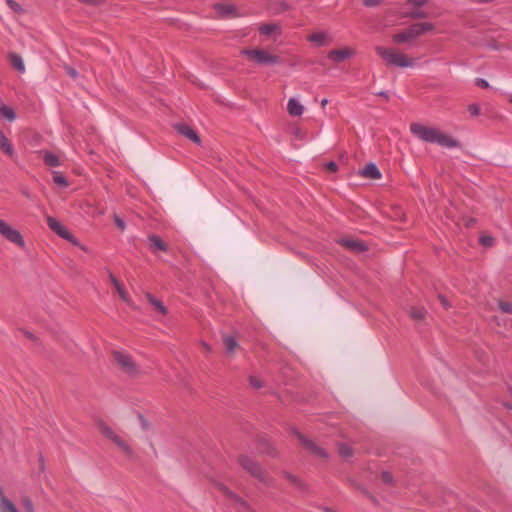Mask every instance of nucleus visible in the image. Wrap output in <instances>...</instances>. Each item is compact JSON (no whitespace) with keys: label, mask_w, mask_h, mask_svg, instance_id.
Here are the masks:
<instances>
[{"label":"nucleus","mask_w":512,"mask_h":512,"mask_svg":"<svg viewBox=\"0 0 512 512\" xmlns=\"http://www.w3.org/2000/svg\"><path fill=\"white\" fill-rule=\"evenodd\" d=\"M325 169L330 173H335L338 171V165L334 161H330L325 164Z\"/></svg>","instance_id":"a18cd8bd"},{"label":"nucleus","mask_w":512,"mask_h":512,"mask_svg":"<svg viewBox=\"0 0 512 512\" xmlns=\"http://www.w3.org/2000/svg\"><path fill=\"white\" fill-rule=\"evenodd\" d=\"M479 242L484 247H491L494 243V238L488 235H483L480 237Z\"/></svg>","instance_id":"4c0bfd02"},{"label":"nucleus","mask_w":512,"mask_h":512,"mask_svg":"<svg viewBox=\"0 0 512 512\" xmlns=\"http://www.w3.org/2000/svg\"><path fill=\"white\" fill-rule=\"evenodd\" d=\"M113 358L124 373L129 376H135L138 374V367L129 354H125L120 351H113Z\"/></svg>","instance_id":"0eeeda50"},{"label":"nucleus","mask_w":512,"mask_h":512,"mask_svg":"<svg viewBox=\"0 0 512 512\" xmlns=\"http://www.w3.org/2000/svg\"><path fill=\"white\" fill-rule=\"evenodd\" d=\"M355 54V52L348 48H342V49H334L330 50L327 54V57L337 63H340L350 57H352Z\"/></svg>","instance_id":"f8f14e48"},{"label":"nucleus","mask_w":512,"mask_h":512,"mask_svg":"<svg viewBox=\"0 0 512 512\" xmlns=\"http://www.w3.org/2000/svg\"><path fill=\"white\" fill-rule=\"evenodd\" d=\"M138 420H139L140 425H141L143 430H149L150 429V423L148 422V420L141 413L138 414Z\"/></svg>","instance_id":"37998d69"},{"label":"nucleus","mask_w":512,"mask_h":512,"mask_svg":"<svg viewBox=\"0 0 512 512\" xmlns=\"http://www.w3.org/2000/svg\"><path fill=\"white\" fill-rule=\"evenodd\" d=\"M257 448L260 453L266 454L271 457H277L278 451L277 449L269 442L268 439L262 437L258 440Z\"/></svg>","instance_id":"4468645a"},{"label":"nucleus","mask_w":512,"mask_h":512,"mask_svg":"<svg viewBox=\"0 0 512 512\" xmlns=\"http://www.w3.org/2000/svg\"><path fill=\"white\" fill-rule=\"evenodd\" d=\"M509 101H510V103H512V96L510 97V100H509Z\"/></svg>","instance_id":"680f3d73"},{"label":"nucleus","mask_w":512,"mask_h":512,"mask_svg":"<svg viewBox=\"0 0 512 512\" xmlns=\"http://www.w3.org/2000/svg\"><path fill=\"white\" fill-rule=\"evenodd\" d=\"M338 451H339V454L343 458H349V457L353 456V449H352V447H350L347 444H344V443L340 444L338 447Z\"/></svg>","instance_id":"72a5a7b5"},{"label":"nucleus","mask_w":512,"mask_h":512,"mask_svg":"<svg viewBox=\"0 0 512 512\" xmlns=\"http://www.w3.org/2000/svg\"><path fill=\"white\" fill-rule=\"evenodd\" d=\"M475 84L478 87L483 88V89L489 88V83L485 79H482V78H477Z\"/></svg>","instance_id":"3c124183"},{"label":"nucleus","mask_w":512,"mask_h":512,"mask_svg":"<svg viewBox=\"0 0 512 512\" xmlns=\"http://www.w3.org/2000/svg\"><path fill=\"white\" fill-rule=\"evenodd\" d=\"M113 443L117 445L128 457H133L134 453L131 447L122 440L119 436H117L116 439H114Z\"/></svg>","instance_id":"a878e982"},{"label":"nucleus","mask_w":512,"mask_h":512,"mask_svg":"<svg viewBox=\"0 0 512 512\" xmlns=\"http://www.w3.org/2000/svg\"><path fill=\"white\" fill-rule=\"evenodd\" d=\"M381 3V0H363V4L366 7H375Z\"/></svg>","instance_id":"603ef678"},{"label":"nucleus","mask_w":512,"mask_h":512,"mask_svg":"<svg viewBox=\"0 0 512 512\" xmlns=\"http://www.w3.org/2000/svg\"><path fill=\"white\" fill-rule=\"evenodd\" d=\"M98 428L101 432V434L103 436H105L106 438H108L109 440H111L112 442L114 441V439L117 438V434L104 422V421H99L98 422Z\"/></svg>","instance_id":"412c9836"},{"label":"nucleus","mask_w":512,"mask_h":512,"mask_svg":"<svg viewBox=\"0 0 512 512\" xmlns=\"http://www.w3.org/2000/svg\"><path fill=\"white\" fill-rule=\"evenodd\" d=\"M7 5L11 10H13L15 13L21 14L24 12V9L21 7L19 3H17L14 0H6Z\"/></svg>","instance_id":"c9c22d12"},{"label":"nucleus","mask_w":512,"mask_h":512,"mask_svg":"<svg viewBox=\"0 0 512 512\" xmlns=\"http://www.w3.org/2000/svg\"><path fill=\"white\" fill-rule=\"evenodd\" d=\"M405 16L411 19H423L427 17V13L421 10H414L406 13Z\"/></svg>","instance_id":"f704fd0d"},{"label":"nucleus","mask_w":512,"mask_h":512,"mask_svg":"<svg viewBox=\"0 0 512 512\" xmlns=\"http://www.w3.org/2000/svg\"><path fill=\"white\" fill-rule=\"evenodd\" d=\"M202 346H203V348H204L206 351H208V352H209V351H211V347H210L207 343L203 342V343H202Z\"/></svg>","instance_id":"4d7b16f0"},{"label":"nucleus","mask_w":512,"mask_h":512,"mask_svg":"<svg viewBox=\"0 0 512 512\" xmlns=\"http://www.w3.org/2000/svg\"><path fill=\"white\" fill-rule=\"evenodd\" d=\"M149 241V249L152 253H156L158 251L167 252L168 245L161 239L160 236L156 234H150L148 236Z\"/></svg>","instance_id":"ddd939ff"},{"label":"nucleus","mask_w":512,"mask_h":512,"mask_svg":"<svg viewBox=\"0 0 512 512\" xmlns=\"http://www.w3.org/2000/svg\"><path fill=\"white\" fill-rule=\"evenodd\" d=\"M468 111L472 116L480 115V107L477 104H470L468 106Z\"/></svg>","instance_id":"49530a36"},{"label":"nucleus","mask_w":512,"mask_h":512,"mask_svg":"<svg viewBox=\"0 0 512 512\" xmlns=\"http://www.w3.org/2000/svg\"><path fill=\"white\" fill-rule=\"evenodd\" d=\"M283 476L300 490H304L306 488L305 484L298 477L291 474L290 472L284 471Z\"/></svg>","instance_id":"cd10ccee"},{"label":"nucleus","mask_w":512,"mask_h":512,"mask_svg":"<svg viewBox=\"0 0 512 512\" xmlns=\"http://www.w3.org/2000/svg\"><path fill=\"white\" fill-rule=\"evenodd\" d=\"M0 496H2L1 503L4 506L3 512H18L15 505L6 497L3 496L2 488L0 487Z\"/></svg>","instance_id":"7c9ffc66"},{"label":"nucleus","mask_w":512,"mask_h":512,"mask_svg":"<svg viewBox=\"0 0 512 512\" xmlns=\"http://www.w3.org/2000/svg\"><path fill=\"white\" fill-rule=\"evenodd\" d=\"M292 433L298 438L302 446L305 449L309 450L311 453L321 458H326L328 456L323 448L319 447L314 441L308 439L305 435L300 433L295 428H292Z\"/></svg>","instance_id":"1a4fd4ad"},{"label":"nucleus","mask_w":512,"mask_h":512,"mask_svg":"<svg viewBox=\"0 0 512 512\" xmlns=\"http://www.w3.org/2000/svg\"><path fill=\"white\" fill-rule=\"evenodd\" d=\"M148 302L155 307V309L162 315H166L168 313L167 308L164 306V304L156 299L152 294L148 293L146 295Z\"/></svg>","instance_id":"4be33fe9"},{"label":"nucleus","mask_w":512,"mask_h":512,"mask_svg":"<svg viewBox=\"0 0 512 512\" xmlns=\"http://www.w3.org/2000/svg\"><path fill=\"white\" fill-rule=\"evenodd\" d=\"M223 344L225 347V350L228 353H233L235 349L238 347V342L234 336L231 335H225L223 337Z\"/></svg>","instance_id":"b1692460"},{"label":"nucleus","mask_w":512,"mask_h":512,"mask_svg":"<svg viewBox=\"0 0 512 512\" xmlns=\"http://www.w3.org/2000/svg\"><path fill=\"white\" fill-rule=\"evenodd\" d=\"M476 222V220L474 218H471L468 223H467V226L468 227H472V225Z\"/></svg>","instance_id":"13d9d810"},{"label":"nucleus","mask_w":512,"mask_h":512,"mask_svg":"<svg viewBox=\"0 0 512 512\" xmlns=\"http://www.w3.org/2000/svg\"><path fill=\"white\" fill-rule=\"evenodd\" d=\"M114 223L115 225L121 230V231H124L125 228H126V224L124 222V220L118 216L117 214L114 215Z\"/></svg>","instance_id":"79ce46f5"},{"label":"nucleus","mask_w":512,"mask_h":512,"mask_svg":"<svg viewBox=\"0 0 512 512\" xmlns=\"http://www.w3.org/2000/svg\"><path fill=\"white\" fill-rule=\"evenodd\" d=\"M46 222L48 227L59 237L69 241L75 246L81 247V249L85 250L83 246H81L78 239L64 226L58 221L56 218L52 216L46 217Z\"/></svg>","instance_id":"423d86ee"},{"label":"nucleus","mask_w":512,"mask_h":512,"mask_svg":"<svg viewBox=\"0 0 512 512\" xmlns=\"http://www.w3.org/2000/svg\"><path fill=\"white\" fill-rule=\"evenodd\" d=\"M350 484L354 489L360 491L362 494H364L366 497H368L372 502L377 503V499L367 490V488L362 486L360 483H358L355 480H350Z\"/></svg>","instance_id":"bb28decb"},{"label":"nucleus","mask_w":512,"mask_h":512,"mask_svg":"<svg viewBox=\"0 0 512 512\" xmlns=\"http://www.w3.org/2000/svg\"><path fill=\"white\" fill-rule=\"evenodd\" d=\"M0 150L11 158H13L15 156V151H14V147H13L12 143L6 137L4 132L1 130H0Z\"/></svg>","instance_id":"dca6fc26"},{"label":"nucleus","mask_w":512,"mask_h":512,"mask_svg":"<svg viewBox=\"0 0 512 512\" xmlns=\"http://www.w3.org/2000/svg\"><path fill=\"white\" fill-rule=\"evenodd\" d=\"M240 53L260 65H274L281 62L279 56L270 54L264 49H243Z\"/></svg>","instance_id":"39448f33"},{"label":"nucleus","mask_w":512,"mask_h":512,"mask_svg":"<svg viewBox=\"0 0 512 512\" xmlns=\"http://www.w3.org/2000/svg\"><path fill=\"white\" fill-rule=\"evenodd\" d=\"M238 463L246 472H248L252 477L256 478L258 481L265 484L270 483V478L262 469L261 465L254 459L250 458L247 455H240L238 457Z\"/></svg>","instance_id":"20e7f679"},{"label":"nucleus","mask_w":512,"mask_h":512,"mask_svg":"<svg viewBox=\"0 0 512 512\" xmlns=\"http://www.w3.org/2000/svg\"><path fill=\"white\" fill-rule=\"evenodd\" d=\"M22 505L27 512H34V505L29 497H24L22 499Z\"/></svg>","instance_id":"58836bf2"},{"label":"nucleus","mask_w":512,"mask_h":512,"mask_svg":"<svg viewBox=\"0 0 512 512\" xmlns=\"http://www.w3.org/2000/svg\"><path fill=\"white\" fill-rule=\"evenodd\" d=\"M360 175L364 178L368 179H380L381 172L378 169L377 165L374 163H368L361 171Z\"/></svg>","instance_id":"2eb2a0df"},{"label":"nucleus","mask_w":512,"mask_h":512,"mask_svg":"<svg viewBox=\"0 0 512 512\" xmlns=\"http://www.w3.org/2000/svg\"><path fill=\"white\" fill-rule=\"evenodd\" d=\"M338 243L342 247L356 254H360L368 250L367 244L364 241L358 239L343 238L340 239Z\"/></svg>","instance_id":"9d476101"},{"label":"nucleus","mask_w":512,"mask_h":512,"mask_svg":"<svg viewBox=\"0 0 512 512\" xmlns=\"http://www.w3.org/2000/svg\"><path fill=\"white\" fill-rule=\"evenodd\" d=\"M219 489L222 491L227 497L234 500L235 502L239 503L242 507H248L247 503L240 498L238 495H236L234 492L229 490L226 486L219 484Z\"/></svg>","instance_id":"5701e85b"},{"label":"nucleus","mask_w":512,"mask_h":512,"mask_svg":"<svg viewBox=\"0 0 512 512\" xmlns=\"http://www.w3.org/2000/svg\"><path fill=\"white\" fill-rule=\"evenodd\" d=\"M174 129L179 133L180 135L188 138L192 142H194L197 145L201 144V139L197 132L192 129L190 126L184 124V123H177L174 126Z\"/></svg>","instance_id":"9b49d317"},{"label":"nucleus","mask_w":512,"mask_h":512,"mask_svg":"<svg viewBox=\"0 0 512 512\" xmlns=\"http://www.w3.org/2000/svg\"><path fill=\"white\" fill-rule=\"evenodd\" d=\"M429 0H407V4L416 6V7H422L428 3Z\"/></svg>","instance_id":"de8ad7c7"},{"label":"nucleus","mask_w":512,"mask_h":512,"mask_svg":"<svg viewBox=\"0 0 512 512\" xmlns=\"http://www.w3.org/2000/svg\"><path fill=\"white\" fill-rule=\"evenodd\" d=\"M327 104H328V100H327V99H323V100L321 101V106H322V107H325Z\"/></svg>","instance_id":"bf43d9fd"},{"label":"nucleus","mask_w":512,"mask_h":512,"mask_svg":"<svg viewBox=\"0 0 512 512\" xmlns=\"http://www.w3.org/2000/svg\"><path fill=\"white\" fill-rule=\"evenodd\" d=\"M79 1L84 4L92 5V6H97L101 3V0H79Z\"/></svg>","instance_id":"5fc2aeb1"},{"label":"nucleus","mask_w":512,"mask_h":512,"mask_svg":"<svg viewBox=\"0 0 512 512\" xmlns=\"http://www.w3.org/2000/svg\"><path fill=\"white\" fill-rule=\"evenodd\" d=\"M249 383L255 389H260L261 387H263V384H262L261 380L258 377H256V376H250L249 377Z\"/></svg>","instance_id":"a19ab883"},{"label":"nucleus","mask_w":512,"mask_h":512,"mask_svg":"<svg viewBox=\"0 0 512 512\" xmlns=\"http://www.w3.org/2000/svg\"><path fill=\"white\" fill-rule=\"evenodd\" d=\"M109 279L112 283V285L115 287L117 293L119 294L120 298L128 303L130 298H129V295L128 293L126 292L125 288L123 287V285L119 282V280L111 273L109 272Z\"/></svg>","instance_id":"a211bd4d"},{"label":"nucleus","mask_w":512,"mask_h":512,"mask_svg":"<svg viewBox=\"0 0 512 512\" xmlns=\"http://www.w3.org/2000/svg\"><path fill=\"white\" fill-rule=\"evenodd\" d=\"M375 51L387 65L401 68L410 67L413 65V59L408 58L405 54L399 53L394 48L376 46Z\"/></svg>","instance_id":"7ed1b4c3"},{"label":"nucleus","mask_w":512,"mask_h":512,"mask_svg":"<svg viewBox=\"0 0 512 512\" xmlns=\"http://www.w3.org/2000/svg\"><path fill=\"white\" fill-rule=\"evenodd\" d=\"M53 181L62 188H67L69 186V182L66 177L59 172H53Z\"/></svg>","instance_id":"473e14b6"},{"label":"nucleus","mask_w":512,"mask_h":512,"mask_svg":"<svg viewBox=\"0 0 512 512\" xmlns=\"http://www.w3.org/2000/svg\"><path fill=\"white\" fill-rule=\"evenodd\" d=\"M377 95L380 97H384L386 100L389 99L388 93L385 91H381V92L377 93Z\"/></svg>","instance_id":"6e6d98bb"},{"label":"nucleus","mask_w":512,"mask_h":512,"mask_svg":"<svg viewBox=\"0 0 512 512\" xmlns=\"http://www.w3.org/2000/svg\"><path fill=\"white\" fill-rule=\"evenodd\" d=\"M43 161L49 167H58L61 164L59 157L48 151L44 153Z\"/></svg>","instance_id":"393cba45"},{"label":"nucleus","mask_w":512,"mask_h":512,"mask_svg":"<svg viewBox=\"0 0 512 512\" xmlns=\"http://www.w3.org/2000/svg\"><path fill=\"white\" fill-rule=\"evenodd\" d=\"M11 64L17 71H24V63L22 61V58L18 54H11Z\"/></svg>","instance_id":"2f4dec72"},{"label":"nucleus","mask_w":512,"mask_h":512,"mask_svg":"<svg viewBox=\"0 0 512 512\" xmlns=\"http://www.w3.org/2000/svg\"><path fill=\"white\" fill-rule=\"evenodd\" d=\"M259 33L265 36H270L273 33L281 34V26L276 23H265L259 27Z\"/></svg>","instance_id":"6ab92c4d"},{"label":"nucleus","mask_w":512,"mask_h":512,"mask_svg":"<svg viewBox=\"0 0 512 512\" xmlns=\"http://www.w3.org/2000/svg\"><path fill=\"white\" fill-rule=\"evenodd\" d=\"M505 406L508 408V409H512V404L510 403H506Z\"/></svg>","instance_id":"052dcab7"},{"label":"nucleus","mask_w":512,"mask_h":512,"mask_svg":"<svg viewBox=\"0 0 512 512\" xmlns=\"http://www.w3.org/2000/svg\"><path fill=\"white\" fill-rule=\"evenodd\" d=\"M0 116L8 119L9 121H13L16 118V113L11 107L2 105L0 106Z\"/></svg>","instance_id":"c756f323"},{"label":"nucleus","mask_w":512,"mask_h":512,"mask_svg":"<svg viewBox=\"0 0 512 512\" xmlns=\"http://www.w3.org/2000/svg\"><path fill=\"white\" fill-rule=\"evenodd\" d=\"M409 315L414 320H422L425 318L426 310L423 307H412L409 311Z\"/></svg>","instance_id":"c85d7f7f"},{"label":"nucleus","mask_w":512,"mask_h":512,"mask_svg":"<svg viewBox=\"0 0 512 512\" xmlns=\"http://www.w3.org/2000/svg\"><path fill=\"white\" fill-rule=\"evenodd\" d=\"M0 234L11 243L23 248L25 246V241L21 233L12 228L8 223L4 220L0 219Z\"/></svg>","instance_id":"6e6552de"},{"label":"nucleus","mask_w":512,"mask_h":512,"mask_svg":"<svg viewBox=\"0 0 512 512\" xmlns=\"http://www.w3.org/2000/svg\"><path fill=\"white\" fill-rule=\"evenodd\" d=\"M64 69H65V72L67 73V75H69L73 79H76L79 75L77 70L71 66L66 65V66H64Z\"/></svg>","instance_id":"c03bdc74"},{"label":"nucleus","mask_w":512,"mask_h":512,"mask_svg":"<svg viewBox=\"0 0 512 512\" xmlns=\"http://www.w3.org/2000/svg\"><path fill=\"white\" fill-rule=\"evenodd\" d=\"M438 298H439V300H440L441 304L443 305V307H444L445 309H447V308H449V307H450V304H449V302H448V300L446 299V297H445V296H443V295H441V294H440V295L438 296Z\"/></svg>","instance_id":"864d4df0"},{"label":"nucleus","mask_w":512,"mask_h":512,"mask_svg":"<svg viewBox=\"0 0 512 512\" xmlns=\"http://www.w3.org/2000/svg\"><path fill=\"white\" fill-rule=\"evenodd\" d=\"M410 131L420 140L427 143H436L442 147L447 148H455L460 146L458 140L441 132L437 128L427 127L420 123H412L410 125Z\"/></svg>","instance_id":"f257e3e1"},{"label":"nucleus","mask_w":512,"mask_h":512,"mask_svg":"<svg viewBox=\"0 0 512 512\" xmlns=\"http://www.w3.org/2000/svg\"><path fill=\"white\" fill-rule=\"evenodd\" d=\"M288 113L291 116H301L304 111V107L294 98L289 99L287 104Z\"/></svg>","instance_id":"aec40b11"},{"label":"nucleus","mask_w":512,"mask_h":512,"mask_svg":"<svg viewBox=\"0 0 512 512\" xmlns=\"http://www.w3.org/2000/svg\"><path fill=\"white\" fill-rule=\"evenodd\" d=\"M23 334L25 337H27L29 340L35 342V343H39V339L36 335H34L32 332L30 331H27V330H22Z\"/></svg>","instance_id":"09e8293b"},{"label":"nucleus","mask_w":512,"mask_h":512,"mask_svg":"<svg viewBox=\"0 0 512 512\" xmlns=\"http://www.w3.org/2000/svg\"><path fill=\"white\" fill-rule=\"evenodd\" d=\"M307 40L314 43L318 47L325 46L330 42L329 36L324 32H316L310 34Z\"/></svg>","instance_id":"f3484780"},{"label":"nucleus","mask_w":512,"mask_h":512,"mask_svg":"<svg viewBox=\"0 0 512 512\" xmlns=\"http://www.w3.org/2000/svg\"><path fill=\"white\" fill-rule=\"evenodd\" d=\"M498 307H499L500 311L503 313H506V314L512 313V303H510V302L500 301L498 304Z\"/></svg>","instance_id":"e433bc0d"},{"label":"nucleus","mask_w":512,"mask_h":512,"mask_svg":"<svg viewBox=\"0 0 512 512\" xmlns=\"http://www.w3.org/2000/svg\"><path fill=\"white\" fill-rule=\"evenodd\" d=\"M381 480L383 483L391 485V484H393L394 479H393V475L390 472L383 471L381 473Z\"/></svg>","instance_id":"ea45409f"},{"label":"nucleus","mask_w":512,"mask_h":512,"mask_svg":"<svg viewBox=\"0 0 512 512\" xmlns=\"http://www.w3.org/2000/svg\"><path fill=\"white\" fill-rule=\"evenodd\" d=\"M435 28L431 22H420L410 25L407 29L392 36V41L396 44L411 42L426 32H430Z\"/></svg>","instance_id":"f03ea898"},{"label":"nucleus","mask_w":512,"mask_h":512,"mask_svg":"<svg viewBox=\"0 0 512 512\" xmlns=\"http://www.w3.org/2000/svg\"><path fill=\"white\" fill-rule=\"evenodd\" d=\"M234 6L231 5H219V10L225 14H231L234 11Z\"/></svg>","instance_id":"8fccbe9b"}]
</instances>
